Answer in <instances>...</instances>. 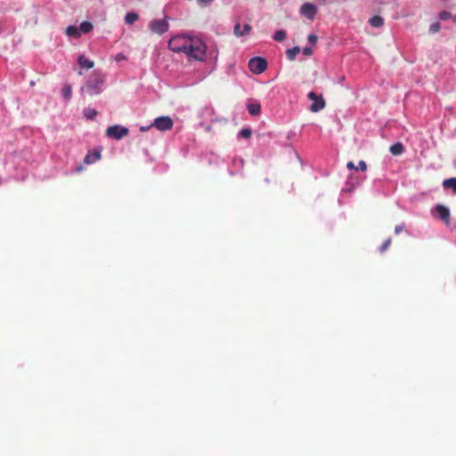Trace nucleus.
I'll list each match as a JSON object with an SVG mask.
<instances>
[{
  "instance_id": "e433bc0d",
  "label": "nucleus",
  "mask_w": 456,
  "mask_h": 456,
  "mask_svg": "<svg viewBox=\"0 0 456 456\" xmlns=\"http://www.w3.org/2000/svg\"><path fill=\"white\" fill-rule=\"evenodd\" d=\"M84 169L83 166H78L75 168V172L79 173Z\"/></svg>"
},
{
  "instance_id": "39448f33",
  "label": "nucleus",
  "mask_w": 456,
  "mask_h": 456,
  "mask_svg": "<svg viewBox=\"0 0 456 456\" xmlns=\"http://www.w3.org/2000/svg\"><path fill=\"white\" fill-rule=\"evenodd\" d=\"M127 134L128 129L120 125L110 126L106 130V136L114 140H120Z\"/></svg>"
},
{
  "instance_id": "9d476101",
  "label": "nucleus",
  "mask_w": 456,
  "mask_h": 456,
  "mask_svg": "<svg viewBox=\"0 0 456 456\" xmlns=\"http://www.w3.org/2000/svg\"><path fill=\"white\" fill-rule=\"evenodd\" d=\"M102 158L101 150L88 151L84 159V163L86 165L94 164Z\"/></svg>"
},
{
  "instance_id": "dca6fc26",
  "label": "nucleus",
  "mask_w": 456,
  "mask_h": 456,
  "mask_svg": "<svg viewBox=\"0 0 456 456\" xmlns=\"http://www.w3.org/2000/svg\"><path fill=\"white\" fill-rule=\"evenodd\" d=\"M369 23L373 28H380L384 24V20L381 16L375 15L369 20Z\"/></svg>"
},
{
  "instance_id": "473e14b6",
  "label": "nucleus",
  "mask_w": 456,
  "mask_h": 456,
  "mask_svg": "<svg viewBox=\"0 0 456 456\" xmlns=\"http://www.w3.org/2000/svg\"><path fill=\"white\" fill-rule=\"evenodd\" d=\"M151 127H154L153 126H151V124L149 126H143L140 127V131L146 132V131L150 130Z\"/></svg>"
},
{
  "instance_id": "2f4dec72",
  "label": "nucleus",
  "mask_w": 456,
  "mask_h": 456,
  "mask_svg": "<svg viewBox=\"0 0 456 456\" xmlns=\"http://www.w3.org/2000/svg\"><path fill=\"white\" fill-rule=\"evenodd\" d=\"M303 52H304V53H305V54H306V55H310V54H312L313 50H312V48H311V47L306 46V47H305V48L303 49Z\"/></svg>"
},
{
  "instance_id": "423d86ee",
  "label": "nucleus",
  "mask_w": 456,
  "mask_h": 456,
  "mask_svg": "<svg viewBox=\"0 0 456 456\" xmlns=\"http://www.w3.org/2000/svg\"><path fill=\"white\" fill-rule=\"evenodd\" d=\"M267 68V61L263 57H253L248 61V69L254 74H261Z\"/></svg>"
},
{
  "instance_id": "c9c22d12",
  "label": "nucleus",
  "mask_w": 456,
  "mask_h": 456,
  "mask_svg": "<svg viewBox=\"0 0 456 456\" xmlns=\"http://www.w3.org/2000/svg\"><path fill=\"white\" fill-rule=\"evenodd\" d=\"M197 1L200 4H208L211 3L213 0H197Z\"/></svg>"
},
{
  "instance_id": "0eeeda50",
  "label": "nucleus",
  "mask_w": 456,
  "mask_h": 456,
  "mask_svg": "<svg viewBox=\"0 0 456 456\" xmlns=\"http://www.w3.org/2000/svg\"><path fill=\"white\" fill-rule=\"evenodd\" d=\"M307 97L313 102L309 107L310 111L315 113L325 108L326 102L322 95H318L314 92H309Z\"/></svg>"
},
{
  "instance_id": "7c9ffc66",
  "label": "nucleus",
  "mask_w": 456,
  "mask_h": 456,
  "mask_svg": "<svg viewBox=\"0 0 456 456\" xmlns=\"http://www.w3.org/2000/svg\"><path fill=\"white\" fill-rule=\"evenodd\" d=\"M308 40L312 45H314L317 42V37L314 34L309 35Z\"/></svg>"
},
{
  "instance_id": "72a5a7b5",
  "label": "nucleus",
  "mask_w": 456,
  "mask_h": 456,
  "mask_svg": "<svg viewBox=\"0 0 456 456\" xmlns=\"http://www.w3.org/2000/svg\"><path fill=\"white\" fill-rule=\"evenodd\" d=\"M375 4H384L387 3V0H371Z\"/></svg>"
},
{
  "instance_id": "20e7f679",
  "label": "nucleus",
  "mask_w": 456,
  "mask_h": 456,
  "mask_svg": "<svg viewBox=\"0 0 456 456\" xmlns=\"http://www.w3.org/2000/svg\"><path fill=\"white\" fill-rule=\"evenodd\" d=\"M151 126H153L159 131L166 132L173 128L174 122L169 116H160L153 120Z\"/></svg>"
},
{
  "instance_id": "393cba45",
  "label": "nucleus",
  "mask_w": 456,
  "mask_h": 456,
  "mask_svg": "<svg viewBox=\"0 0 456 456\" xmlns=\"http://www.w3.org/2000/svg\"><path fill=\"white\" fill-rule=\"evenodd\" d=\"M251 130L249 128H242L239 131L237 137L239 139L244 138L248 139L251 136Z\"/></svg>"
},
{
  "instance_id": "a211bd4d",
  "label": "nucleus",
  "mask_w": 456,
  "mask_h": 456,
  "mask_svg": "<svg viewBox=\"0 0 456 456\" xmlns=\"http://www.w3.org/2000/svg\"><path fill=\"white\" fill-rule=\"evenodd\" d=\"M403 151L404 147L401 142L394 143L393 145L390 146L389 149V151L395 156L401 155L403 152Z\"/></svg>"
},
{
  "instance_id": "6ab92c4d",
  "label": "nucleus",
  "mask_w": 456,
  "mask_h": 456,
  "mask_svg": "<svg viewBox=\"0 0 456 456\" xmlns=\"http://www.w3.org/2000/svg\"><path fill=\"white\" fill-rule=\"evenodd\" d=\"M443 186L445 189L452 188L453 192L456 193V177L444 180Z\"/></svg>"
},
{
  "instance_id": "4be33fe9",
  "label": "nucleus",
  "mask_w": 456,
  "mask_h": 456,
  "mask_svg": "<svg viewBox=\"0 0 456 456\" xmlns=\"http://www.w3.org/2000/svg\"><path fill=\"white\" fill-rule=\"evenodd\" d=\"M72 94V87L70 85H65L61 90V95L66 101H69Z\"/></svg>"
},
{
  "instance_id": "a878e982",
  "label": "nucleus",
  "mask_w": 456,
  "mask_h": 456,
  "mask_svg": "<svg viewBox=\"0 0 456 456\" xmlns=\"http://www.w3.org/2000/svg\"><path fill=\"white\" fill-rule=\"evenodd\" d=\"M440 23L439 22H435V23H432L429 27V32L430 33H436L440 30Z\"/></svg>"
},
{
  "instance_id": "4468645a",
  "label": "nucleus",
  "mask_w": 456,
  "mask_h": 456,
  "mask_svg": "<svg viewBox=\"0 0 456 456\" xmlns=\"http://www.w3.org/2000/svg\"><path fill=\"white\" fill-rule=\"evenodd\" d=\"M66 35L69 37L78 38L80 37V33L78 30V27L76 25H69L66 28Z\"/></svg>"
},
{
  "instance_id": "c756f323",
  "label": "nucleus",
  "mask_w": 456,
  "mask_h": 456,
  "mask_svg": "<svg viewBox=\"0 0 456 456\" xmlns=\"http://www.w3.org/2000/svg\"><path fill=\"white\" fill-rule=\"evenodd\" d=\"M403 230H404V224H402L396 225L395 228V233L398 234Z\"/></svg>"
},
{
  "instance_id": "412c9836",
  "label": "nucleus",
  "mask_w": 456,
  "mask_h": 456,
  "mask_svg": "<svg viewBox=\"0 0 456 456\" xmlns=\"http://www.w3.org/2000/svg\"><path fill=\"white\" fill-rule=\"evenodd\" d=\"M84 113V116L88 119V120H93L95 118V117L97 116L98 112L95 109H93V108H86L83 111Z\"/></svg>"
},
{
  "instance_id": "9b49d317",
  "label": "nucleus",
  "mask_w": 456,
  "mask_h": 456,
  "mask_svg": "<svg viewBox=\"0 0 456 456\" xmlns=\"http://www.w3.org/2000/svg\"><path fill=\"white\" fill-rule=\"evenodd\" d=\"M436 212L439 215L440 218L444 221L448 222L450 217V210L447 207L443 205H437L436 207Z\"/></svg>"
},
{
  "instance_id": "f8f14e48",
  "label": "nucleus",
  "mask_w": 456,
  "mask_h": 456,
  "mask_svg": "<svg viewBox=\"0 0 456 456\" xmlns=\"http://www.w3.org/2000/svg\"><path fill=\"white\" fill-rule=\"evenodd\" d=\"M78 64L85 69H92L94 66V62L86 58L85 55H79L77 58Z\"/></svg>"
},
{
  "instance_id": "f3484780",
  "label": "nucleus",
  "mask_w": 456,
  "mask_h": 456,
  "mask_svg": "<svg viewBox=\"0 0 456 456\" xmlns=\"http://www.w3.org/2000/svg\"><path fill=\"white\" fill-rule=\"evenodd\" d=\"M247 109H248V113L252 116H256V115L259 114L261 111V106L257 102L248 103L247 105Z\"/></svg>"
},
{
  "instance_id": "5701e85b",
  "label": "nucleus",
  "mask_w": 456,
  "mask_h": 456,
  "mask_svg": "<svg viewBox=\"0 0 456 456\" xmlns=\"http://www.w3.org/2000/svg\"><path fill=\"white\" fill-rule=\"evenodd\" d=\"M300 52V48L298 46H295L293 48L288 49L286 51V55L289 60L293 61L295 60L297 54Z\"/></svg>"
},
{
  "instance_id": "f03ea898",
  "label": "nucleus",
  "mask_w": 456,
  "mask_h": 456,
  "mask_svg": "<svg viewBox=\"0 0 456 456\" xmlns=\"http://www.w3.org/2000/svg\"><path fill=\"white\" fill-rule=\"evenodd\" d=\"M184 54L191 60L204 61L207 54V46L201 38L191 35Z\"/></svg>"
},
{
  "instance_id": "c85d7f7f",
  "label": "nucleus",
  "mask_w": 456,
  "mask_h": 456,
  "mask_svg": "<svg viewBox=\"0 0 456 456\" xmlns=\"http://www.w3.org/2000/svg\"><path fill=\"white\" fill-rule=\"evenodd\" d=\"M451 17V13L449 12L444 11L439 14V18L441 20H448Z\"/></svg>"
},
{
  "instance_id": "ddd939ff",
  "label": "nucleus",
  "mask_w": 456,
  "mask_h": 456,
  "mask_svg": "<svg viewBox=\"0 0 456 456\" xmlns=\"http://www.w3.org/2000/svg\"><path fill=\"white\" fill-rule=\"evenodd\" d=\"M250 29H251V27L248 24H245L243 26V28H240V24H236L234 26V34L238 37H241V36L248 34Z\"/></svg>"
},
{
  "instance_id": "f704fd0d",
  "label": "nucleus",
  "mask_w": 456,
  "mask_h": 456,
  "mask_svg": "<svg viewBox=\"0 0 456 456\" xmlns=\"http://www.w3.org/2000/svg\"><path fill=\"white\" fill-rule=\"evenodd\" d=\"M346 167H347L348 169H355V167H356L354 166V164L352 161H349V162L346 164Z\"/></svg>"
},
{
  "instance_id": "6e6552de",
  "label": "nucleus",
  "mask_w": 456,
  "mask_h": 456,
  "mask_svg": "<svg viewBox=\"0 0 456 456\" xmlns=\"http://www.w3.org/2000/svg\"><path fill=\"white\" fill-rule=\"evenodd\" d=\"M150 29L158 35H162L168 30L169 25L166 19L153 20L149 24Z\"/></svg>"
},
{
  "instance_id": "1a4fd4ad",
  "label": "nucleus",
  "mask_w": 456,
  "mask_h": 456,
  "mask_svg": "<svg viewBox=\"0 0 456 456\" xmlns=\"http://www.w3.org/2000/svg\"><path fill=\"white\" fill-rule=\"evenodd\" d=\"M317 7L311 3H305L300 8V14L313 20L316 15Z\"/></svg>"
},
{
  "instance_id": "2eb2a0df",
  "label": "nucleus",
  "mask_w": 456,
  "mask_h": 456,
  "mask_svg": "<svg viewBox=\"0 0 456 456\" xmlns=\"http://www.w3.org/2000/svg\"><path fill=\"white\" fill-rule=\"evenodd\" d=\"M78 27L80 35L89 33L93 28L94 25L90 21H83Z\"/></svg>"
},
{
  "instance_id": "bb28decb",
  "label": "nucleus",
  "mask_w": 456,
  "mask_h": 456,
  "mask_svg": "<svg viewBox=\"0 0 456 456\" xmlns=\"http://www.w3.org/2000/svg\"><path fill=\"white\" fill-rule=\"evenodd\" d=\"M391 244V239H387L386 240L383 244L380 246L379 248V251L380 252H384L388 247L389 245Z\"/></svg>"
},
{
  "instance_id": "aec40b11",
  "label": "nucleus",
  "mask_w": 456,
  "mask_h": 456,
  "mask_svg": "<svg viewBox=\"0 0 456 456\" xmlns=\"http://www.w3.org/2000/svg\"><path fill=\"white\" fill-rule=\"evenodd\" d=\"M139 19V15L136 12H130L125 16V22L128 25L134 24Z\"/></svg>"
},
{
  "instance_id": "cd10ccee",
  "label": "nucleus",
  "mask_w": 456,
  "mask_h": 456,
  "mask_svg": "<svg viewBox=\"0 0 456 456\" xmlns=\"http://www.w3.org/2000/svg\"><path fill=\"white\" fill-rule=\"evenodd\" d=\"M366 169H367V165H366L365 161H363V160L359 161L358 166L355 167V170L365 171Z\"/></svg>"
},
{
  "instance_id": "7ed1b4c3",
  "label": "nucleus",
  "mask_w": 456,
  "mask_h": 456,
  "mask_svg": "<svg viewBox=\"0 0 456 456\" xmlns=\"http://www.w3.org/2000/svg\"><path fill=\"white\" fill-rule=\"evenodd\" d=\"M191 35L179 34L173 36L168 41V48L174 53H184Z\"/></svg>"
},
{
  "instance_id": "b1692460",
  "label": "nucleus",
  "mask_w": 456,
  "mask_h": 456,
  "mask_svg": "<svg viewBox=\"0 0 456 456\" xmlns=\"http://www.w3.org/2000/svg\"><path fill=\"white\" fill-rule=\"evenodd\" d=\"M273 40L281 42L286 38V32L282 29L276 31L273 36Z\"/></svg>"
},
{
  "instance_id": "f257e3e1",
  "label": "nucleus",
  "mask_w": 456,
  "mask_h": 456,
  "mask_svg": "<svg viewBox=\"0 0 456 456\" xmlns=\"http://www.w3.org/2000/svg\"><path fill=\"white\" fill-rule=\"evenodd\" d=\"M106 75L100 70H94L81 87L82 95H97L105 89Z\"/></svg>"
}]
</instances>
